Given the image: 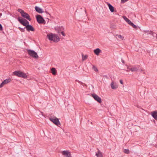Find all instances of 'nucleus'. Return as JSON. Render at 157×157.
<instances>
[{"label":"nucleus","mask_w":157,"mask_h":157,"mask_svg":"<svg viewBox=\"0 0 157 157\" xmlns=\"http://www.w3.org/2000/svg\"><path fill=\"white\" fill-rule=\"evenodd\" d=\"M47 37L50 41L57 42L59 41V37L56 35L52 33H50L47 35Z\"/></svg>","instance_id":"obj_1"},{"label":"nucleus","mask_w":157,"mask_h":157,"mask_svg":"<svg viewBox=\"0 0 157 157\" xmlns=\"http://www.w3.org/2000/svg\"><path fill=\"white\" fill-rule=\"evenodd\" d=\"M13 74L14 75L19 77L26 78L27 77V75L26 73L22 72L20 71H17L13 72Z\"/></svg>","instance_id":"obj_2"},{"label":"nucleus","mask_w":157,"mask_h":157,"mask_svg":"<svg viewBox=\"0 0 157 157\" xmlns=\"http://www.w3.org/2000/svg\"><path fill=\"white\" fill-rule=\"evenodd\" d=\"M17 11L21 13L22 17L27 19L29 21L31 20L29 15L27 13L25 12L24 10L21 9H18Z\"/></svg>","instance_id":"obj_3"},{"label":"nucleus","mask_w":157,"mask_h":157,"mask_svg":"<svg viewBox=\"0 0 157 157\" xmlns=\"http://www.w3.org/2000/svg\"><path fill=\"white\" fill-rule=\"evenodd\" d=\"M27 50L28 54L30 56L35 59L38 58V56L37 53L34 51L29 49H27Z\"/></svg>","instance_id":"obj_4"},{"label":"nucleus","mask_w":157,"mask_h":157,"mask_svg":"<svg viewBox=\"0 0 157 157\" xmlns=\"http://www.w3.org/2000/svg\"><path fill=\"white\" fill-rule=\"evenodd\" d=\"M17 20L21 24L25 27L29 24V22L25 19H24L21 17H18L17 18Z\"/></svg>","instance_id":"obj_5"},{"label":"nucleus","mask_w":157,"mask_h":157,"mask_svg":"<svg viewBox=\"0 0 157 157\" xmlns=\"http://www.w3.org/2000/svg\"><path fill=\"white\" fill-rule=\"evenodd\" d=\"M49 119L54 124L58 126L60 125V124L59 121V119L55 117H50Z\"/></svg>","instance_id":"obj_6"},{"label":"nucleus","mask_w":157,"mask_h":157,"mask_svg":"<svg viewBox=\"0 0 157 157\" xmlns=\"http://www.w3.org/2000/svg\"><path fill=\"white\" fill-rule=\"evenodd\" d=\"M36 17L37 21L39 23L43 24H45V21L41 16L40 15H37L36 16Z\"/></svg>","instance_id":"obj_7"},{"label":"nucleus","mask_w":157,"mask_h":157,"mask_svg":"<svg viewBox=\"0 0 157 157\" xmlns=\"http://www.w3.org/2000/svg\"><path fill=\"white\" fill-rule=\"evenodd\" d=\"M11 82V79L8 78L4 80L0 84V88H2L6 85L8 84Z\"/></svg>","instance_id":"obj_8"},{"label":"nucleus","mask_w":157,"mask_h":157,"mask_svg":"<svg viewBox=\"0 0 157 157\" xmlns=\"http://www.w3.org/2000/svg\"><path fill=\"white\" fill-rule=\"evenodd\" d=\"M143 36H148L149 35H152L153 34V33L152 31L144 30L143 31Z\"/></svg>","instance_id":"obj_9"},{"label":"nucleus","mask_w":157,"mask_h":157,"mask_svg":"<svg viewBox=\"0 0 157 157\" xmlns=\"http://www.w3.org/2000/svg\"><path fill=\"white\" fill-rule=\"evenodd\" d=\"M61 153L65 157H71V155L70 152L68 151H63L61 152Z\"/></svg>","instance_id":"obj_10"},{"label":"nucleus","mask_w":157,"mask_h":157,"mask_svg":"<svg viewBox=\"0 0 157 157\" xmlns=\"http://www.w3.org/2000/svg\"><path fill=\"white\" fill-rule=\"evenodd\" d=\"M91 96L96 101H97L99 103H100L101 102V98L96 94H91Z\"/></svg>","instance_id":"obj_11"},{"label":"nucleus","mask_w":157,"mask_h":157,"mask_svg":"<svg viewBox=\"0 0 157 157\" xmlns=\"http://www.w3.org/2000/svg\"><path fill=\"white\" fill-rule=\"evenodd\" d=\"M24 28H25L28 32H33L35 31L34 28L31 25L28 24Z\"/></svg>","instance_id":"obj_12"},{"label":"nucleus","mask_w":157,"mask_h":157,"mask_svg":"<svg viewBox=\"0 0 157 157\" xmlns=\"http://www.w3.org/2000/svg\"><path fill=\"white\" fill-rule=\"evenodd\" d=\"M110 86L112 89L113 90L116 89L118 87V85L117 83L113 81H112Z\"/></svg>","instance_id":"obj_13"},{"label":"nucleus","mask_w":157,"mask_h":157,"mask_svg":"<svg viewBox=\"0 0 157 157\" xmlns=\"http://www.w3.org/2000/svg\"><path fill=\"white\" fill-rule=\"evenodd\" d=\"M152 116L157 121V111H153L151 113Z\"/></svg>","instance_id":"obj_14"},{"label":"nucleus","mask_w":157,"mask_h":157,"mask_svg":"<svg viewBox=\"0 0 157 157\" xmlns=\"http://www.w3.org/2000/svg\"><path fill=\"white\" fill-rule=\"evenodd\" d=\"M107 5L108 6L109 10L111 12H113L114 11V7L110 3L108 2H106Z\"/></svg>","instance_id":"obj_15"},{"label":"nucleus","mask_w":157,"mask_h":157,"mask_svg":"<svg viewBox=\"0 0 157 157\" xmlns=\"http://www.w3.org/2000/svg\"><path fill=\"white\" fill-rule=\"evenodd\" d=\"M35 10L37 12L39 13H41L44 12L43 10L37 6L35 7Z\"/></svg>","instance_id":"obj_16"},{"label":"nucleus","mask_w":157,"mask_h":157,"mask_svg":"<svg viewBox=\"0 0 157 157\" xmlns=\"http://www.w3.org/2000/svg\"><path fill=\"white\" fill-rule=\"evenodd\" d=\"M98 151L96 152L95 155L97 157H103L102 153L99 149H97Z\"/></svg>","instance_id":"obj_17"},{"label":"nucleus","mask_w":157,"mask_h":157,"mask_svg":"<svg viewBox=\"0 0 157 157\" xmlns=\"http://www.w3.org/2000/svg\"><path fill=\"white\" fill-rule=\"evenodd\" d=\"M101 52V50L99 48H96L94 50V53L97 56L99 55Z\"/></svg>","instance_id":"obj_18"},{"label":"nucleus","mask_w":157,"mask_h":157,"mask_svg":"<svg viewBox=\"0 0 157 157\" xmlns=\"http://www.w3.org/2000/svg\"><path fill=\"white\" fill-rule=\"evenodd\" d=\"M123 19L129 25L131 24L132 22L128 19L125 16H123Z\"/></svg>","instance_id":"obj_19"},{"label":"nucleus","mask_w":157,"mask_h":157,"mask_svg":"<svg viewBox=\"0 0 157 157\" xmlns=\"http://www.w3.org/2000/svg\"><path fill=\"white\" fill-rule=\"evenodd\" d=\"M129 69L132 71H137L138 67H134L131 68H129Z\"/></svg>","instance_id":"obj_20"},{"label":"nucleus","mask_w":157,"mask_h":157,"mask_svg":"<svg viewBox=\"0 0 157 157\" xmlns=\"http://www.w3.org/2000/svg\"><path fill=\"white\" fill-rule=\"evenodd\" d=\"M51 71L53 75H55L56 74V71L55 68H52L51 69Z\"/></svg>","instance_id":"obj_21"},{"label":"nucleus","mask_w":157,"mask_h":157,"mask_svg":"<svg viewBox=\"0 0 157 157\" xmlns=\"http://www.w3.org/2000/svg\"><path fill=\"white\" fill-rule=\"evenodd\" d=\"M87 56L86 55H84L83 54L82 55V60L84 61L87 58Z\"/></svg>","instance_id":"obj_22"},{"label":"nucleus","mask_w":157,"mask_h":157,"mask_svg":"<svg viewBox=\"0 0 157 157\" xmlns=\"http://www.w3.org/2000/svg\"><path fill=\"white\" fill-rule=\"evenodd\" d=\"M116 36H117L119 38L121 39L122 40H124V37L122 36L121 35H117Z\"/></svg>","instance_id":"obj_23"},{"label":"nucleus","mask_w":157,"mask_h":157,"mask_svg":"<svg viewBox=\"0 0 157 157\" xmlns=\"http://www.w3.org/2000/svg\"><path fill=\"white\" fill-rule=\"evenodd\" d=\"M130 25L132 26L133 28L136 29L137 28V26L136 25H135L132 22L131 23Z\"/></svg>","instance_id":"obj_24"},{"label":"nucleus","mask_w":157,"mask_h":157,"mask_svg":"<svg viewBox=\"0 0 157 157\" xmlns=\"http://www.w3.org/2000/svg\"><path fill=\"white\" fill-rule=\"evenodd\" d=\"M92 68L94 71H95L96 72L98 71V70L97 68L94 65H93Z\"/></svg>","instance_id":"obj_25"},{"label":"nucleus","mask_w":157,"mask_h":157,"mask_svg":"<svg viewBox=\"0 0 157 157\" xmlns=\"http://www.w3.org/2000/svg\"><path fill=\"white\" fill-rule=\"evenodd\" d=\"M124 152L126 154H128L129 153V151L128 149H125L124 150Z\"/></svg>","instance_id":"obj_26"},{"label":"nucleus","mask_w":157,"mask_h":157,"mask_svg":"<svg viewBox=\"0 0 157 157\" xmlns=\"http://www.w3.org/2000/svg\"><path fill=\"white\" fill-rule=\"evenodd\" d=\"M59 29L60 30V31H61V32L64 31V28L63 26L60 27Z\"/></svg>","instance_id":"obj_27"},{"label":"nucleus","mask_w":157,"mask_h":157,"mask_svg":"<svg viewBox=\"0 0 157 157\" xmlns=\"http://www.w3.org/2000/svg\"><path fill=\"white\" fill-rule=\"evenodd\" d=\"M18 29L22 32H25L24 29L20 27H18Z\"/></svg>","instance_id":"obj_28"},{"label":"nucleus","mask_w":157,"mask_h":157,"mask_svg":"<svg viewBox=\"0 0 157 157\" xmlns=\"http://www.w3.org/2000/svg\"><path fill=\"white\" fill-rule=\"evenodd\" d=\"M64 31H62L61 32V34H62V35L63 36H65V34L64 33Z\"/></svg>","instance_id":"obj_29"},{"label":"nucleus","mask_w":157,"mask_h":157,"mask_svg":"<svg viewBox=\"0 0 157 157\" xmlns=\"http://www.w3.org/2000/svg\"><path fill=\"white\" fill-rule=\"evenodd\" d=\"M2 30V25L0 24V31Z\"/></svg>","instance_id":"obj_30"},{"label":"nucleus","mask_w":157,"mask_h":157,"mask_svg":"<svg viewBox=\"0 0 157 157\" xmlns=\"http://www.w3.org/2000/svg\"><path fill=\"white\" fill-rule=\"evenodd\" d=\"M120 82L121 84H123V82L122 80H120Z\"/></svg>","instance_id":"obj_31"},{"label":"nucleus","mask_w":157,"mask_h":157,"mask_svg":"<svg viewBox=\"0 0 157 157\" xmlns=\"http://www.w3.org/2000/svg\"><path fill=\"white\" fill-rule=\"evenodd\" d=\"M40 113H41V115H42V116H44V115H43V112H40Z\"/></svg>","instance_id":"obj_32"},{"label":"nucleus","mask_w":157,"mask_h":157,"mask_svg":"<svg viewBox=\"0 0 157 157\" xmlns=\"http://www.w3.org/2000/svg\"><path fill=\"white\" fill-rule=\"evenodd\" d=\"M121 61L122 63H124V61L122 59Z\"/></svg>","instance_id":"obj_33"},{"label":"nucleus","mask_w":157,"mask_h":157,"mask_svg":"<svg viewBox=\"0 0 157 157\" xmlns=\"http://www.w3.org/2000/svg\"><path fill=\"white\" fill-rule=\"evenodd\" d=\"M2 13H0V17L2 15Z\"/></svg>","instance_id":"obj_34"},{"label":"nucleus","mask_w":157,"mask_h":157,"mask_svg":"<svg viewBox=\"0 0 157 157\" xmlns=\"http://www.w3.org/2000/svg\"><path fill=\"white\" fill-rule=\"evenodd\" d=\"M128 68V69H129V68ZM129 70H129V69H128V70H127V71L128 72V71H129Z\"/></svg>","instance_id":"obj_35"},{"label":"nucleus","mask_w":157,"mask_h":157,"mask_svg":"<svg viewBox=\"0 0 157 157\" xmlns=\"http://www.w3.org/2000/svg\"><path fill=\"white\" fill-rule=\"evenodd\" d=\"M156 38L157 39V34H156Z\"/></svg>","instance_id":"obj_36"}]
</instances>
